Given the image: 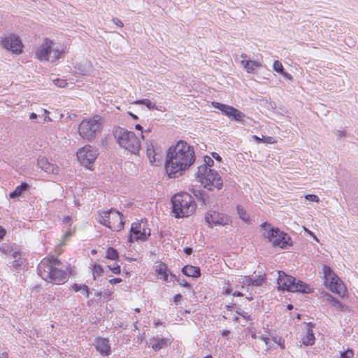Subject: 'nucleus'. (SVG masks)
Masks as SVG:
<instances>
[{
    "label": "nucleus",
    "mask_w": 358,
    "mask_h": 358,
    "mask_svg": "<svg viewBox=\"0 0 358 358\" xmlns=\"http://www.w3.org/2000/svg\"><path fill=\"white\" fill-rule=\"evenodd\" d=\"M194 148L183 141L169 148L165 163V169L169 178H176L183 175L195 162Z\"/></svg>",
    "instance_id": "1"
},
{
    "label": "nucleus",
    "mask_w": 358,
    "mask_h": 358,
    "mask_svg": "<svg viewBox=\"0 0 358 358\" xmlns=\"http://www.w3.org/2000/svg\"><path fill=\"white\" fill-rule=\"evenodd\" d=\"M60 264V261L53 257L44 258L38 265V274L47 282L62 285L66 281L68 274L66 271L57 267Z\"/></svg>",
    "instance_id": "2"
},
{
    "label": "nucleus",
    "mask_w": 358,
    "mask_h": 358,
    "mask_svg": "<svg viewBox=\"0 0 358 358\" xmlns=\"http://www.w3.org/2000/svg\"><path fill=\"white\" fill-rule=\"evenodd\" d=\"M171 203L172 213L176 218L191 216L196 208L193 197L187 192L176 194L171 198Z\"/></svg>",
    "instance_id": "3"
},
{
    "label": "nucleus",
    "mask_w": 358,
    "mask_h": 358,
    "mask_svg": "<svg viewBox=\"0 0 358 358\" xmlns=\"http://www.w3.org/2000/svg\"><path fill=\"white\" fill-rule=\"evenodd\" d=\"M196 180L201 185L209 191L222 189L223 180L218 172L214 169H208V167H198L195 173Z\"/></svg>",
    "instance_id": "4"
},
{
    "label": "nucleus",
    "mask_w": 358,
    "mask_h": 358,
    "mask_svg": "<svg viewBox=\"0 0 358 358\" xmlns=\"http://www.w3.org/2000/svg\"><path fill=\"white\" fill-rule=\"evenodd\" d=\"M102 123V117L99 115L83 120L78 127L80 136L85 140H94L97 132L100 131Z\"/></svg>",
    "instance_id": "5"
},
{
    "label": "nucleus",
    "mask_w": 358,
    "mask_h": 358,
    "mask_svg": "<svg viewBox=\"0 0 358 358\" xmlns=\"http://www.w3.org/2000/svg\"><path fill=\"white\" fill-rule=\"evenodd\" d=\"M115 136L120 147L134 155L138 152L141 148V141L133 131L119 128L115 131Z\"/></svg>",
    "instance_id": "6"
},
{
    "label": "nucleus",
    "mask_w": 358,
    "mask_h": 358,
    "mask_svg": "<svg viewBox=\"0 0 358 358\" xmlns=\"http://www.w3.org/2000/svg\"><path fill=\"white\" fill-rule=\"evenodd\" d=\"M278 288L283 291L302 293L311 292V289L308 285L301 280L296 282L295 278L287 275L283 271H278Z\"/></svg>",
    "instance_id": "7"
},
{
    "label": "nucleus",
    "mask_w": 358,
    "mask_h": 358,
    "mask_svg": "<svg viewBox=\"0 0 358 358\" xmlns=\"http://www.w3.org/2000/svg\"><path fill=\"white\" fill-rule=\"evenodd\" d=\"M97 221L113 231H120L124 228L122 215L114 208L99 211Z\"/></svg>",
    "instance_id": "8"
},
{
    "label": "nucleus",
    "mask_w": 358,
    "mask_h": 358,
    "mask_svg": "<svg viewBox=\"0 0 358 358\" xmlns=\"http://www.w3.org/2000/svg\"><path fill=\"white\" fill-rule=\"evenodd\" d=\"M53 41L45 38L43 43L39 45L35 50V57L40 61H51L54 62L59 59L62 51L58 48H53Z\"/></svg>",
    "instance_id": "9"
},
{
    "label": "nucleus",
    "mask_w": 358,
    "mask_h": 358,
    "mask_svg": "<svg viewBox=\"0 0 358 358\" xmlns=\"http://www.w3.org/2000/svg\"><path fill=\"white\" fill-rule=\"evenodd\" d=\"M322 270L324 275V283L326 287L332 292H334L341 296H344L345 293V287L341 280L333 272L329 266L324 265Z\"/></svg>",
    "instance_id": "10"
},
{
    "label": "nucleus",
    "mask_w": 358,
    "mask_h": 358,
    "mask_svg": "<svg viewBox=\"0 0 358 358\" xmlns=\"http://www.w3.org/2000/svg\"><path fill=\"white\" fill-rule=\"evenodd\" d=\"M263 236L267 239L274 246H279L281 248H286L290 244L289 236L285 232L280 231L278 228H268V233H263Z\"/></svg>",
    "instance_id": "11"
},
{
    "label": "nucleus",
    "mask_w": 358,
    "mask_h": 358,
    "mask_svg": "<svg viewBox=\"0 0 358 358\" xmlns=\"http://www.w3.org/2000/svg\"><path fill=\"white\" fill-rule=\"evenodd\" d=\"M129 241L133 242L134 240H146L150 235V229L148 227L146 220H141L139 222H134L130 229Z\"/></svg>",
    "instance_id": "12"
},
{
    "label": "nucleus",
    "mask_w": 358,
    "mask_h": 358,
    "mask_svg": "<svg viewBox=\"0 0 358 358\" xmlns=\"http://www.w3.org/2000/svg\"><path fill=\"white\" fill-rule=\"evenodd\" d=\"M76 155L80 164L83 166L88 168L94 162L97 158L99 152L95 148L90 145H87L79 149Z\"/></svg>",
    "instance_id": "13"
},
{
    "label": "nucleus",
    "mask_w": 358,
    "mask_h": 358,
    "mask_svg": "<svg viewBox=\"0 0 358 358\" xmlns=\"http://www.w3.org/2000/svg\"><path fill=\"white\" fill-rule=\"evenodd\" d=\"M213 105L228 117L240 122L244 121L245 114L233 106L217 102H213Z\"/></svg>",
    "instance_id": "14"
},
{
    "label": "nucleus",
    "mask_w": 358,
    "mask_h": 358,
    "mask_svg": "<svg viewBox=\"0 0 358 358\" xmlns=\"http://www.w3.org/2000/svg\"><path fill=\"white\" fill-rule=\"evenodd\" d=\"M205 220L210 227H213V225L224 226L228 224L230 222V219L227 215L215 210H210L206 213Z\"/></svg>",
    "instance_id": "15"
},
{
    "label": "nucleus",
    "mask_w": 358,
    "mask_h": 358,
    "mask_svg": "<svg viewBox=\"0 0 358 358\" xmlns=\"http://www.w3.org/2000/svg\"><path fill=\"white\" fill-rule=\"evenodd\" d=\"M1 44L3 47L13 53L20 54L22 52V44L20 38L15 34H10L8 36L5 37Z\"/></svg>",
    "instance_id": "16"
},
{
    "label": "nucleus",
    "mask_w": 358,
    "mask_h": 358,
    "mask_svg": "<svg viewBox=\"0 0 358 358\" xmlns=\"http://www.w3.org/2000/svg\"><path fill=\"white\" fill-rule=\"evenodd\" d=\"M94 345L102 356H108L110 354V345L108 338L97 337L94 339Z\"/></svg>",
    "instance_id": "17"
},
{
    "label": "nucleus",
    "mask_w": 358,
    "mask_h": 358,
    "mask_svg": "<svg viewBox=\"0 0 358 358\" xmlns=\"http://www.w3.org/2000/svg\"><path fill=\"white\" fill-rule=\"evenodd\" d=\"M155 271L157 275L164 282H171L177 280L176 276L170 272L166 265L163 262L157 266Z\"/></svg>",
    "instance_id": "18"
},
{
    "label": "nucleus",
    "mask_w": 358,
    "mask_h": 358,
    "mask_svg": "<svg viewBox=\"0 0 358 358\" xmlns=\"http://www.w3.org/2000/svg\"><path fill=\"white\" fill-rule=\"evenodd\" d=\"M38 166L48 173L58 174L59 167L48 161L45 157H40L37 162Z\"/></svg>",
    "instance_id": "19"
},
{
    "label": "nucleus",
    "mask_w": 358,
    "mask_h": 358,
    "mask_svg": "<svg viewBox=\"0 0 358 358\" xmlns=\"http://www.w3.org/2000/svg\"><path fill=\"white\" fill-rule=\"evenodd\" d=\"M170 343L169 339L159 336L152 337L149 339L150 347L156 352L166 348Z\"/></svg>",
    "instance_id": "20"
},
{
    "label": "nucleus",
    "mask_w": 358,
    "mask_h": 358,
    "mask_svg": "<svg viewBox=\"0 0 358 358\" xmlns=\"http://www.w3.org/2000/svg\"><path fill=\"white\" fill-rule=\"evenodd\" d=\"M241 57L243 59L247 57L245 54H242ZM240 63L248 73H255L257 70L262 66L260 62L253 60L243 59Z\"/></svg>",
    "instance_id": "21"
},
{
    "label": "nucleus",
    "mask_w": 358,
    "mask_h": 358,
    "mask_svg": "<svg viewBox=\"0 0 358 358\" xmlns=\"http://www.w3.org/2000/svg\"><path fill=\"white\" fill-rule=\"evenodd\" d=\"M306 336L302 338L303 343L305 345H313L315 343V340L313 331L314 324L312 322H308L306 324Z\"/></svg>",
    "instance_id": "22"
},
{
    "label": "nucleus",
    "mask_w": 358,
    "mask_h": 358,
    "mask_svg": "<svg viewBox=\"0 0 358 358\" xmlns=\"http://www.w3.org/2000/svg\"><path fill=\"white\" fill-rule=\"evenodd\" d=\"M182 272L188 277L199 278L201 276L200 268L198 266L186 265L182 268Z\"/></svg>",
    "instance_id": "23"
},
{
    "label": "nucleus",
    "mask_w": 358,
    "mask_h": 358,
    "mask_svg": "<svg viewBox=\"0 0 358 358\" xmlns=\"http://www.w3.org/2000/svg\"><path fill=\"white\" fill-rule=\"evenodd\" d=\"M146 152L147 156L149 158L150 162L152 164H155L156 162L159 161V157L161 155L155 152L154 146L152 143L150 145L148 144Z\"/></svg>",
    "instance_id": "24"
},
{
    "label": "nucleus",
    "mask_w": 358,
    "mask_h": 358,
    "mask_svg": "<svg viewBox=\"0 0 358 358\" xmlns=\"http://www.w3.org/2000/svg\"><path fill=\"white\" fill-rule=\"evenodd\" d=\"M71 289L76 292H80L82 294H83L86 298L90 297V289L88 286L85 285H80L77 283H74L71 285Z\"/></svg>",
    "instance_id": "25"
},
{
    "label": "nucleus",
    "mask_w": 358,
    "mask_h": 358,
    "mask_svg": "<svg viewBox=\"0 0 358 358\" xmlns=\"http://www.w3.org/2000/svg\"><path fill=\"white\" fill-rule=\"evenodd\" d=\"M29 188V185L25 182H22L20 185L15 187V190L9 194L10 199H15L20 196L22 193Z\"/></svg>",
    "instance_id": "26"
},
{
    "label": "nucleus",
    "mask_w": 358,
    "mask_h": 358,
    "mask_svg": "<svg viewBox=\"0 0 358 358\" xmlns=\"http://www.w3.org/2000/svg\"><path fill=\"white\" fill-rule=\"evenodd\" d=\"M13 257L15 259L13 262V267L16 269L20 268L24 262V258H23L21 254L18 252H14L13 253Z\"/></svg>",
    "instance_id": "27"
},
{
    "label": "nucleus",
    "mask_w": 358,
    "mask_h": 358,
    "mask_svg": "<svg viewBox=\"0 0 358 358\" xmlns=\"http://www.w3.org/2000/svg\"><path fill=\"white\" fill-rule=\"evenodd\" d=\"M134 103L136 105H145L150 110H159L157 105L148 99L136 100Z\"/></svg>",
    "instance_id": "28"
},
{
    "label": "nucleus",
    "mask_w": 358,
    "mask_h": 358,
    "mask_svg": "<svg viewBox=\"0 0 358 358\" xmlns=\"http://www.w3.org/2000/svg\"><path fill=\"white\" fill-rule=\"evenodd\" d=\"M236 210L240 219L245 222H248L250 221V216L246 210L242 206L237 205Z\"/></svg>",
    "instance_id": "29"
},
{
    "label": "nucleus",
    "mask_w": 358,
    "mask_h": 358,
    "mask_svg": "<svg viewBox=\"0 0 358 358\" xmlns=\"http://www.w3.org/2000/svg\"><path fill=\"white\" fill-rule=\"evenodd\" d=\"M236 282L238 283L243 284L241 287H243V285L250 286L252 285V278L247 275H240L237 278H236Z\"/></svg>",
    "instance_id": "30"
},
{
    "label": "nucleus",
    "mask_w": 358,
    "mask_h": 358,
    "mask_svg": "<svg viewBox=\"0 0 358 358\" xmlns=\"http://www.w3.org/2000/svg\"><path fill=\"white\" fill-rule=\"evenodd\" d=\"M106 258L115 260L118 258V252L113 248H109L106 251Z\"/></svg>",
    "instance_id": "31"
},
{
    "label": "nucleus",
    "mask_w": 358,
    "mask_h": 358,
    "mask_svg": "<svg viewBox=\"0 0 358 358\" xmlns=\"http://www.w3.org/2000/svg\"><path fill=\"white\" fill-rule=\"evenodd\" d=\"M103 273V269L99 264H94L92 269V275L94 280L101 276Z\"/></svg>",
    "instance_id": "32"
},
{
    "label": "nucleus",
    "mask_w": 358,
    "mask_h": 358,
    "mask_svg": "<svg viewBox=\"0 0 358 358\" xmlns=\"http://www.w3.org/2000/svg\"><path fill=\"white\" fill-rule=\"evenodd\" d=\"M265 280V275H256L255 278H252V286H261Z\"/></svg>",
    "instance_id": "33"
},
{
    "label": "nucleus",
    "mask_w": 358,
    "mask_h": 358,
    "mask_svg": "<svg viewBox=\"0 0 358 358\" xmlns=\"http://www.w3.org/2000/svg\"><path fill=\"white\" fill-rule=\"evenodd\" d=\"M203 161H204V164L201 166H199L198 167L206 166L208 168V169H212L211 167L214 165L213 159L209 156H205Z\"/></svg>",
    "instance_id": "34"
},
{
    "label": "nucleus",
    "mask_w": 358,
    "mask_h": 358,
    "mask_svg": "<svg viewBox=\"0 0 358 358\" xmlns=\"http://www.w3.org/2000/svg\"><path fill=\"white\" fill-rule=\"evenodd\" d=\"M273 68L276 72L283 73L284 68L280 62L278 60L275 61L273 64Z\"/></svg>",
    "instance_id": "35"
},
{
    "label": "nucleus",
    "mask_w": 358,
    "mask_h": 358,
    "mask_svg": "<svg viewBox=\"0 0 358 358\" xmlns=\"http://www.w3.org/2000/svg\"><path fill=\"white\" fill-rule=\"evenodd\" d=\"M236 313L241 316L242 317H243L244 319L247 320H251V317H250V315H249L246 312L243 311L241 308H238L236 310Z\"/></svg>",
    "instance_id": "36"
},
{
    "label": "nucleus",
    "mask_w": 358,
    "mask_h": 358,
    "mask_svg": "<svg viewBox=\"0 0 358 358\" xmlns=\"http://www.w3.org/2000/svg\"><path fill=\"white\" fill-rule=\"evenodd\" d=\"M353 355L354 353L352 350L348 349L346 351L341 352V358H351Z\"/></svg>",
    "instance_id": "37"
},
{
    "label": "nucleus",
    "mask_w": 358,
    "mask_h": 358,
    "mask_svg": "<svg viewBox=\"0 0 358 358\" xmlns=\"http://www.w3.org/2000/svg\"><path fill=\"white\" fill-rule=\"evenodd\" d=\"M306 200L313 202H319L320 199L317 195L315 194H307L305 196Z\"/></svg>",
    "instance_id": "38"
},
{
    "label": "nucleus",
    "mask_w": 358,
    "mask_h": 358,
    "mask_svg": "<svg viewBox=\"0 0 358 358\" xmlns=\"http://www.w3.org/2000/svg\"><path fill=\"white\" fill-rule=\"evenodd\" d=\"M330 304L338 309H341L343 307L341 302L336 298L332 299V301L330 303Z\"/></svg>",
    "instance_id": "39"
},
{
    "label": "nucleus",
    "mask_w": 358,
    "mask_h": 358,
    "mask_svg": "<svg viewBox=\"0 0 358 358\" xmlns=\"http://www.w3.org/2000/svg\"><path fill=\"white\" fill-rule=\"evenodd\" d=\"M109 269L115 274H120L121 269L119 265H116L114 266H108Z\"/></svg>",
    "instance_id": "40"
},
{
    "label": "nucleus",
    "mask_w": 358,
    "mask_h": 358,
    "mask_svg": "<svg viewBox=\"0 0 358 358\" xmlns=\"http://www.w3.org/2000/svg\"><path fill=\"white\" fill-rule=\"evenodd\" d=\"M261 227L262 229H263L264 232L263 233H266L267 234L268 233V228H273L271 225V224L265 222H263L262 224H261Z\"/></svg>",
    "instance_id": "41"
},
{
    "label": "nucleus",
    "mask_w": 358,
    "mask_h": 358,
    "mask_svg": "<svg viewBox=\"0 0 358 358\" xmlns=\"http://www.w3.org/2000/svg\"><path fill=\"white\" fill-rule=\"evenodd\" d=\"M199 200H201L203 204H208L210 203L209 197L206 192L204 193V195H202V197H201Z\"/></svg>",
    "instance_id": "42"
},
{
    "label": "nucleus",
    "mask_w": 358,
    "mask_h": 358,
    "mask_svg": "<svg viewBox=\"0 0 358 358\" xmlns=\"http://www.w3.org/2000/svg\"><path fill=\"white\" fill-rule=\"evenodd\" d=\"M112 21H113V22L115 24H116V25H117V27H123V26H124L123 22H122L120 19H118V18H117V17H113V18L112 19Z\"/></svg>",
    "instance_id": "43"
},
{
    "label": "nucleus",
    "mask_w": 358,
    "mask_h": 358,
    "mask_svg": "<svg viewBox=\"0 0 358 358\" xmlns=\"http://www.w3.org/2000/svg\"><path fill=\"white\" fill-rule=\"evenodd\" d=\"M55 84L59 87H64L66 85V83L65 80L58 79L55 80Z\"/></svg>",
    "instance_id": "44"
},
{
    "label": "nucleus",
    "mask_w": 358,
    "mask_h": 358,
    "mask_svg": "<svg viewBox=\"0 0 358 358\" xmlns=\"http://www.w3.org/2000/svg\"><path fill=\"white\" fill-rule=\"evenodd\" d=\"M224 293L227 295H229L232 293V288L230 286L229 283L227 282V287H224Z\"/></svg>",
    "instance_id": "45"
},
{
    "label": "nucleus",
    "mask_w": 358,
    "mask_h": 358,
    "mask_svg": "<svg viewBox=\"0 0 358 358\" xmlns=\"http://www.w3.org/2000/svg\"><path fill=\"white\" fill-rule=\"evenodd\" d=\"M176 280L179 282V285L180 286L184 287H187V288L190 287V284L188 283L185 280H182L180 281V280L177 279Z\"/></svg>",
    "instance_id": "46"
},
{
    "label": "nucleus",
    "mask_w": 358,
    "mask_h": 358,
    "mask_svg": "<svg viewBox=\"0 0 358 358\" xmlns=\"http://www.w3.org/2000/svg\"><path fill=\"white\" fill-rule=\"evenodd\" d=\"M122 281V280L119 278H112V279L109 280V282L111 285H116L117 283L121 282Z\"/></svg>",
    "instance_id": "47"
},
{
    "label": "nucleus",
    "mask_w": 358,
    "mask_h": 358,
    "mask_svg": "<svg viewBox=\"0 0 358 358\" xmlns=\"http://www.w3.org/2000/svg\"><path fill=\"white\" fill-rule=\"evenodd\" d=\"M205 192L203 190H195L194 192V194L196 197H197L199 199H200L201 197H202V195H204Z\"/></svg>",
    "instance_id": "48"
},
{
    "label": "nucleus",
    "mask_w": 358,
    "mask_h": 358,
    "mask_svg": "<svg viewBox=\"0 0 358 358\" xmlns=\"http://www.w3.org/2000/svg\"><path fill=\"white\" fill-rule=\"evenodd\" d=\"M273 341L275 343H278V344L280 346V348H281L282 349H284V348H285V345H284V344H283L282 343H281V338H276V337H274V338H273Z\"/></svg>",
    "instance_id": "49"
},
{
    "label": "nucleus",
    "mask_w": 358,
    "mask_h": 358,
    "mask_svg": "<svg viewBox=\"0 0 358 358\" xmlns=\"http://www.w3.org/2000/svg\"><path fill=\"white\" fill-rule=\"evenodd\" d=\"M211 155L217 161H218V162L222 161V157L220 156V155L218 153L213 152L211 153Z\"/></svg>",
    "instance_id": "50"
},
{
    "label": "nucleus",
    "mask_w": 358,
    "mask_h": 358,
    "mask_svg": "<svg viewBox=\"0 0 358 358\" xmlns=\"http://www.w3.org/2000/svg\"><path fill=\"white\" fill-rule=\"evenodd\" d=\"M324 297H325V300L327 301H328L329 303L332 301V299H334L335 297L332 296L331 294H326L324 295Z\"/></svg>",
    "instance_id": "51"
},
{
    "label": "nucleus",
    "mask_w": 358,
    "mask_h": 358,
    "mask_svg": "<svg viewBox=\"0 0 358 358\" xmlns=\"http://www.w3.org/2000/svg\"><path fill=\"white\" fill-rule=\"evenodd\" d=\"M183 251L187 255H190L192 253L193 250L191 248L186 247L184 248Z\"/></svg>",
    "instance_id": "52"
},
{
    "label": "nucleus",
    "mask_w": 358,
    "mask_h": 358,
    "mask_svg": "<svg viewBox=\"0 0 358 358\" xmlns=\"http://www.w3.org/2000/svg\"><path fill=\"white\" fill-rule=\"evenodd\" d=\"M259 338L263 341L266 343V345L268 344L269 338L266 336L262 335L259 336Z\"/></svg>",
    "instance_id": "53"
},
{
    "label": "nucleus",
    "mask_w": 358,
    "mask_h": 358,
    "mask_svg": "<svg viewBox=\"0 0 358 358\" xmlns=\"http://www.w3.org/2000/svg\"><path fill=\"white\" fill-rule=\"evenodd\" d=\"M336 135L338 138L344 137L345 136V131H337Z\"/></svg>",
    "instance_id": "54"
},
{
    "label": "nucleus",
    "mask_w": 358,
    "mask_h": 358,
    "mask_svg": "<svg viewBox=\"0 0 358 358\" xmlns=\"http://www.w3.org/2000/svg\"><path fill=\"white\" fill-rule=\"evenodd\" d=\"M182 298V295L180 294H176L174 296V301L178 303Z\"/></svg>",
    "instance_id": "55"
},
{
    "label": "nucleus",
    "mask_w": 358,
    "mask_h": 358,
    "mask_svg": "<svg viewBox=\"0 0 358 358\" xmlns=\"http://www.w3.org/2000/svg\"><path fill=\"white\" fill-rule=\"evenodd\" d=\"M5 234H6L5 229L0 226V239L3 238V237L5 236Z\"/></svg>",
    "instance_id": "56"
},
{
    "label": "nucleus",
    "mask_w": 358,
    "mask_h": 358,
    "mask_svg": "<svg viewBox=\"0 0 358 358\" xmlns=\"http://www.w3.org/2000/svg\"><path fill=\"white\" fill-rule=\"evenodd\" d=\"M8 250V248L6 246L0 247V251L3 253H6Z\"/></svg>",
    "instance_id": "57"
},
{
    "label": "nucleus",
    "mask_w": 358,
    "mask_h": 358,
    "mask_svg": "<svg viewBox=\"0 0 358 358\" xmlns=\"http://www.w3.org/2000/svg\"><path fill=\"white\" fill-rule=\"evenodd\" d=\"M71 221V217H69V216H65L64 218H63V222L64 223H66V224H69Z\"/></svg>",
    "instance_id": "58"
},
{
    "label": "nucleus",
    "mask_w": 358,
    "mask_h": 358,
    "mask_svg": "<svg viewBox=\"0 0 358 358\" xmlns=\"http://www.w3.org/2000/svg\"><path fill=\"white\" fill-rule=\"evenodd\" d=\"M232 294L234 296H243V294L238 291L234 292Z\"/></svg>",
    "instance_id": "59"
},
{
    "label": "nucleus",
    "mask_w": 358,
    "mask_h": 358,
    "mask_svg": "<svg viewBox=\"0 0 358 358\" xmlns=\"http://www.w3.org/2000/svg\"><path fill=\"white\" fill-rule=\"evenodd\" d=\"M230 334V331L229 330H223L222 331V335L223 336H227Z\"/></svg>",
    "instance_id": "60"
},
{
    "label": "nucleus",
    "mask_w": 358,
    "mask_h": 358,
    "mask_svg": "<svg viewBox=\"0 0 358 358\" xmlns=\"http://www.w3.org/2000/svg\"><path fill=\"white\" fill-rule=\"evenodd\" d=\"M36 117H37V115L34 113H31L30 117H29V118L31 120L36 119Z\"/></svg>",
    "instance_id": "61"
},
{
    "label": "nucleus",
    "mask_w": 358,
    "mask_h": 358,
    "mask_svg": "<svg viewBox=\"0 0 358 358\" xmlns=\"http://www.w3.org/2000/svg\"><path fill=\"white\" fill-rule=\"evenodd\" d=\"M135 128H136V129H137V130H139V131H143V127H142V126H141V125H140V124H136V125L135 126Z\"/></svg>",
    "instance_id": "62"
},
{
    "label": "nucleus",
    "mask_w": 358,
    "mask_h": 358,
    "mask_svg": "<svg viewBox=\"0 0 358 358\" xmlns=\"http://www.w3.org/2000/svg\"><path fill=\"white\" fill-rule=\"evenodd\" d=\"M236 305L234 303H232L231 305H229L227 306V310H231L234 307H235Z\"/></svg>",
    "instance_id": "63"
},
{
    "label": "nucleus",
    "mask_w": 358,
    "mask_h": 358,
    "mask_svg": "<svg viewBox=\"0 0 358 358\" xmlns=\"http://www.w3.org/2000/svg\"><path fill=\"white\" fill-rule=\"evenodd\" d=\"M283 75L287 79H291L292 78V76L290 74L287 73H283Z\"/></svg>",
    "instance_id": "64"
}]
</instances>
